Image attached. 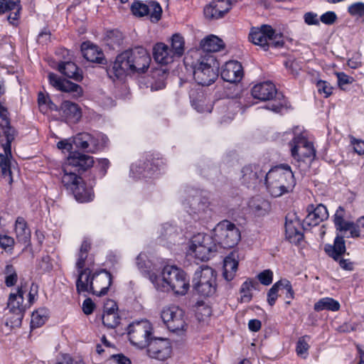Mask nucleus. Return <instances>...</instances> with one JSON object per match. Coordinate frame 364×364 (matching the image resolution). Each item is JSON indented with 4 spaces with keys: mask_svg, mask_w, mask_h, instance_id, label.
Here are the masks:
<instances>
[{
    "mask_svg": "<svg viewBox=\"0 0 364 364\" xmlns=\"http://www.w3.org/2000/svg\"><path fill=\"white\" fill-rule=\"evenodd\" d=\"M279 287L278 282H277L269 290L267 293V302L270 306H273L278 297V291Z\"/></svg>",
    "mask_w": 364,
    "mask_h": 364,
    "instance_id": "obj_55",
    "label": "nucleus"
},
{
    "mask_svg": "<svg viewBox=\"0 0 364 364\" xmlns=\"http://www.w3.org/2000/svg\"><path fill=\"white\" fill-rule=\"evenodd\" d=\"M81 51L83 57L88 61L102 63L103 53L97 46L84 43L81 46Z\"/></svg>",
    "mask_w": 364,
    "mask_h": 364,
    "instance_id": "obj_36",
    "label": "nucleus"
},
{
    "mask_svg": "<svg viewBox=\"0 0 364 364\" xmlns=\"http://www.w3.org/2000/svg\"><path fill=\"white\" fill-rule=\"evenodd\" d=\"M63 185L73 192L75 199L80 203H87L94 198L92 186H87L80 177H75L69 185Z\"/></svg>",
    "mask_w": 364,
    "mask_h": 364,
    "instance_id": "obj_22",
    "label": "nucleus"
},
{
    "mask_svg": "<svg viewBox=\"0 0 364 364\" xmlns=\"http://www.w3.org/2000/svg\"><path fill=\"white\" fill-rule=\"evenodd\" d=\"M348 12L352 16L364 18V3L358 1L349 5Z\"/></svg>",
    "mask_w": 364,
    "mask_h": 364,
    "instance_id": "obj_50",
    "label": "nucleus"
},
{
    "mask_svg": "<svg viewBox=\"0 0 364 364\" xmlns=\"http://www.w3.org/2000/svg\"><path fill=\"white\" fill-rule=\"evenodd\" d=\"M123 41V34L119 31H112L107 33V44L115 48L119 47Z\"/></svg>",
    "mask_w": 364,
    "mask_h": 364,
    "instance_id": "obj_47",
    "label": "nucleus"
},
{
    "mask_svg": "<svg viewBox=\"0 0 364 364\" xmlns=\"http://www.w3.org/2000/svg\"><path fill=\"white\" fill-rule=\"evenodd\" d=\"M48 312L46 309L42 308L33 312L31 315V326L32 328L43 326L48 318Z\"/></svg>",
    "mask_w": 364,
    "mask_h": 364,
    "instance_id": "obj_44",
    "label": "nucleus"
},
{
    "mask_svg": "<svg viewBox=\"0 0 364 364\" xmlns=\"http://www.w3.org/2000/svg\"><path fill=\"white\" fill-rule=\"evenodd\" d=\"M309 336H304L299 338L296 343V354L303 358H306L309 354L308 351L310 347L309 345Z\"/></svg>",
    "mask_w": 364,
    "mask_h": 364,
    "instance_id": "obj_46",
    "label": "nucleus"
},
{
    "mask_svg": "<svg viewBox=\"0 0 364 364\" xmlns=\"http://www.w3.org/2000/svg\"><path fill=\"white\" fill-rule=\"evenodd\" d=\"M193 107L200 113H210L213 109V103L205 97L201 95L191 101Z\"/></svg>",
    "mask_w": 364,
    "mask_h": 364,
    "instance_id": "obj_43",
    "label": "nucleus"
},
{
    "mask_svg": "<svg viewBox=\"0 0 364 364\" xmlns=\"http://www.w3.org/2000/svg\"><path fill=\"white\" fill-rule=\"evenodd\" d=\"M216 250L215 243L211 235L198 233L189 240L186 253L198 261H206L210 259L211 254Z\"/></svg>",
    "mask_w": 364,
    "mask_h": 364,
    "instance_id": "obj_8",
    "label": "nucleus"
},
{
    "mask_svg": "<svg viewBox=\"0 0 364 364\" xmlns=\"http://www.w3.org/2000/svg\"><path fill=\"white\" fill-rule=\"evenodd\" d=\"M48 80L50 84L58 90L74 93L76 97L80 96L82 93V90L80 85L69 80H62L54 73H49Z\"/></svg>",
    "mask_w": 364,
    "mask_h": 364,
    "instance_id": "obj_27",
    "label": "nucleus"
},
{
    "mask_svg": "<svg viewBox=\"0 0 364 364\" xmlns=\"http://www.w3.org/2000/svg\"><path fill=\"white\" fill-rule=\"evenodd\" d=\"M338 78V83L340 87H342L345 85L350 84L353 81V78L347 75L346 73L341 72L336 73Z\"/></svg>",
    "mask_w": 364,
    "mask_h": 364,
    "instance_id": "obj_60",
    "label": "nucleus"
},
{
    "mask_svg": "<svg viewBox=\"0 0 364 364\" xmlns=\"http://www.w3.org/2000/svg\"><path fill=\"white\" fill-rule=\"evenodd\" d=\"M150 63L151 58L146 50L138 46L119 54L109 73L119 79L129 74L145 72Z\"/></svg>",
    "mask_w": 364,
    "mask_h": 364,
    "instance_id": "obj_1",
    "label": "nucleus"
},
{
    "mask_svg": "<svg viewBox=\"0 0 364 364\" xmlns=\"http://www.w3.org/2000/svg\"><path fill=\"white\" fill-rule=\"evenodd\" d=\"M38 102L41 110L45 111L47 107L51 108L53 103L50 101L49 98L43 93H39L38 97Z\"/></svg>",
    "mask_w": 364,
    "mask_h": 364,
    "instance_id": "obj_59",
    "label": "nucleus"
},
{
    "mask_svg": "<svg viewBox=\"0 0 364 364\" xmlns=\"http://www.w3.org/2000/svg\"><path fill=\"white\" fill-rule=\"evenodd\" d=\"M235 0H213L203 9L204 16L208 19L222 18L232 8Z\"/></svg>",
    "mask_w": 364,
    "mask_h": 364,
    "instance_id": "obj_24",
    "label": "nucleus"
},
{
    "mask_svg": "<svg viewBox=\"0 0 364 364\" xmlns=\"http://www.w3.org/2000/svg\"><path fill=\"white\" fill-rule=\"evenodd\" d=\"M107 138L105 135L97 134L93 136L89 133H80L73 139L76 147L94 153L106 145Z\"/></svg>",
    "mask_w": 364,
    "mask_h": 364,
    "instance_id": "obj_20",
    "label": "nucleus"
},
{
    "mask_svg": "<svg viewBox=\"0 0 364 364\" xmlns=\"http://www.w3.org/2000/svg\"><path fill=\"white\" fill-rule=\"evenodd\" d=\"M0 127L2 129L3 137L9 141H14L16 132V130L10 124L9 114L7 109L0 102Z\"/></svg>",
    "mask_w": 364,
    "mask_h": 364,
    "instance_id": "obj_33",
    "label": "nucleus"
},
{
    "mask_svg": "<svg viewBox=\"0 0 364 364\" xmlns=\"http://www.w3.org/2000/svg\"><path fill=\"white\" fill-rule=\"evenodd\" d=\"M58 70L68 77L73 78L75 80H80L82 77L79 72L78 68L73 62L68 61L60 63Z\"/></svg>",
    "mask_w": 364,
    "mask_h": 364,
    "instance_id": "obj_40",
    "label": "nucleus"
},
{
    "mask_svg": "<svg viewBox=\"0 0 364 364\" xmlns=\"http://www.w3.org/2000/svg\"><path fill=\"white\" fill-rule=\"evenodd\" d=\"M249 40L252 43L262 47L264 50L269 46L277 48L284 45L282 35L280 33H276L268 25L252 28L249 33Z\"/></svg>",
    "mask_w": 364,
    "mask_h": 364,
    "instance_id": "obj_12",
    "label": "nucleus"
},
{
    "mask_svg": "<svg viewBox=\"0 0 364 364\" xmlns=\"http://www.w3.org/2000/svg\"><path fill=\"white\" fill-rule=\"evenodd\" d=\"M314 309L316 311H321L323 310L336 311L340 309V304L333 298L325 297L316 302Z\"/></svg>",
    "mask_w": 364,
    "mask_h": 364,
    "instance_id": "obj_41",
    "label": "nucleus"
},
{
    "mask_svg": "<svg viewBox=\"0 0 364 364\" xmlns=\"http://www.w3.org/2000/svg\"><path fill=\"white\" fill-rule=\"evenodd\" d=\"M253 282L252 281H245L240 288V299L242 302H249L252 299V290Z\"/></svg>",
    "mask_w": 364,
    "mask_h": 364,
    "instance_id": "obj_48",
    "label": "nucleus"
},
{
    "mask_svg": "<svg viewBox=\"0 0 364 364\" xmlns=\"http://www.w3.org/2000/svg\"><path fill=\"white\" fill-rule=\"evenodd\" d=\"M112 284V276L105 270L92 272L90 268L80 272L76 288L78 293H91L97 296H103L107 293Z\"/></svg>",
    "mask_w": 364,
    "mask_h": 364,
    "instance_id": "obj_6",
    "label": "nucleus"
},
{
    "mask_svg": "<svg viewBox=\"0 0 364 364\" xmlns=\"http://www.w3.org/2000/svg\"><path fill=\"white\" fill-rule=\"evenodd\" d=\"M112 359L118 364H131V360L123 354L113 355Z\"/></svg>",
    "mask_w": 364,
    "mask_h": 364,
    "instance_id": "obj_64",
    "label": "nucleus"
},
{
    "mask_svg": "<svg viewBox=\"0 0 364 364\" xmlns=\"http://www.w3.org/2000/svg\"><path fill=\"white\" fill-rule=\"evenodd\" d=\"M316 87L320 94H323L325 97H329L332 94L333 87L331 85L323 80H319L316 83Z\"/></svg>",
    "mask_w": 364,
    "mask_h": 364,
    "instance_id": "obj_53",
    "label": "nucleus"
},
{
    "mask_svg": "<svg viewBox=\"0 0 364 364\" xmlns=\"http://www.w3.org/2000/svg\"><path fill=\"white\" fill-rule=\"evenodd\" d=\"M265 173L259 165L249 164L242 167L240 180L247 188H255L262 182Z\"/></svg>",
    "mask_w": 364,
    "mask_h": 364,
    "instance_id": "obj_21",
    "label": "nucleus"
},
{
    "mask_svg": "<svg viewBox=\"0 0 364 364\" xmlns=\"http://www.w3.org/2000/svg\"><path fill=\"white\" fill-rule=\"evenodd\" d=\"M14 232L16 237L19 243L27 244L30 241L31 230L27 223L22 217H18L15 222Z\"/></svg>",
    "mask_w": 364,
    "mask_h": 364,
    "instance_id": "obj_35",
    "label": "nucleus"
},
{
    "mask_svg": "<svg viewBox=\"0 0 364 364\" xmlns=\"http://www.w3.org/2000/svg\"><path fill=\"white\" fill-rule=\"evenodd\" d=\"M212 238L217 245L223 248H232L240 240V231L238 228L228 220L220 222L214 228Z\"/></svg>",
    "mask_w": 364,
    "mask_h": 364,
    "instance_id": "obj_9",
    "label": "nucleus"
},
{
    "mask_svg": "<svg viewBox=\"0 0 364 364\" xmlns=\"http://www.w3.org/2000/svg\"><path fill=\"white\" fill-rule=\"evenodd\" d=\"M200 46L201 50H196L195 51H200L203 55H205L220 50L224 47V43L216 36L210 35L200 41Z\"/></svg>",
    "mask_w": 364,
    "mask_h": 364,
    "instance_id": "obj_32",
    "label": "nucleus"
},
{
    "mask_svg": "<svg viewBox=\"0 0 364 364\" xmlns=\"http://www.w3.org/2000/svg\"><path fill=\"white\" fill-rule=\"evenodd\" d=\"M325 252L334 260L338 261L340 267L345 270L352 271L353 263L347 259H341V257L346 252V242L343 236L337 235L333 244H326L324 246Z\"/></svg>",
    "mask_w": 364,
    "mask_h": 364,
    "instance_id": "obj_18",
    "label": "nucleus"
},
{
    "mask_svg": "<svg viewBox=\"0 0 364 364\" xmlns=\"http://www.w3.org/2000/svg\"><path fill=\"white\" fill-rule=\"evenodd\" d=\"M189 279L176 265L166 264L161 271V289L176 295H185L189 289Z\"/></svg>",
    "mask_w": 364,
    "mask_h": 364,
    "instance_id": "obj_7",
    "label": "nucleus"
},
{
    "mask_svg": "<svg viewBox=\"0 0 364 364\" xmlns=\"http://www.w3.org/2000/svg\"><path fill=\"white\" fill-rule=\"evenodd\" d=\"M26 292V287L22 284L18 287L16 292H11L8 298L7 309L9 311L24 314L26 310L31 306L35 301V294L30 291L28 299L24 300V294Z\"/></svg>",
    "mask_w": 364,
    "mask_h": 364,
    "instance_id": "obj_17",
    "label": "nucleus"
},
{
    "mask_svg": "<svg viewBox=\"0 0 364 364\" xmlns=\"http://www.w3.org/2000/svg\"><path fill=\"white\" fill-rule=\"evenodd\" d=\"M284 136H287V139H289L291 137V141L289 143V146L291 156L292 149L294 146H296V149L299 150L301 144H303L301 142L308 141L303 128L299 126L294 127L293 129L286 132L284 133Z\"/></svg>",
    "mask_w": 364,
    "mask_h": 364,
    "instance_id": "obj_34",
    "label": "nucleus"
},
{
    "mask_svg": "<svg viewBox=\"0 0 364 364\" xmlns=\"http://www.w3.org/2000/svg\"><path fill=\"white\" fill-rule=\"evenodd\" d=\"M307 211L308 215L304 222L309 226H316L328 218L327 208L322 204H318L316 206L309 205Z\"/></svg>",
    "mask_w": 364,
    "mask_h": 364,
    "instance_id": "obj_28",
    "label": "nucleus"
},
{
    "mask_svg": "<svg viewBox=\"0 0 364 364\" xmlns=\"http://www.w3.org/2000/svg\"><path fill=\"white\" fill-rule=\"evenodd\" d=\"M161 318L171 332L181 335L186 331L184 311L177 306L164 308L161 313Z\"/></svg>",
    "mask_w": 364,
    "mask_h": 364,
    "instance_id": "obj_14",
    "label": "nucleus"
},
{
    "mask_svg": "<svg viewBox=\"0 0 364 364\" xmlns=\"http://www.w3.org/2000/svg\"><path fill=\"white\" fill-rule=\"evenodd\" d=\"M184 65L186 69L193 70V77L198 85L208 86L218 78L219 64L211 54L190 51L184 58Z\"/></svg>",
    "mask_w": 364,
    "mask_h": 364,
    "instance_id": "obj_2",
    "label": "nucleus"
},
{
    "mask_svg": "<svg viewBox=\"0 0 364 364\" xmlns=\"http://www.w3.org/2000/svg\"><path fill=\"white\" fill-rule=\"evenodd\" d=\"M87 255L79 252L78 257L76 262V267L78 269V274L80 271L84 270L85 267V259Z\"/></svg>",
    "mask_w": 364,
    "mask_h": 364,
    "instance_id": "obj_63",
    "label": "nucleus"
},
{
    "mask_svg": "<svg viewBox=\"0 0 364 364\" xmlns=\"http://www.w3.org/2000/svg\"><path fill=\"white\" fill-rule=\"evenodd\" d=\"M249 207L257 215H264L270 210V203L263 197L257 196L249 201Z\"/></svg>",
    "mask_w": 364,
    "mask_h": 364,
    "instance_id": "obj_38",
    "label": "nucleus"
},
{
    "mask_svg": "<svg viewBox=\"0 0 364 364\" xmlns=\"http://www.w3.org/2000/svg\"><path fill=\"white\" fill-rule=\"evenodd\" d=\"M264 184L267 193L277 198L291 192L296 180L290 166L283 164L272 168L265 173Z\"/></svg>",
    "mask_w": 364,
    "mask_h": 364,
    "instance_id": "obj_3",
    "label": "nucleus"
},
{
    "mask_svg": "<svg viewBox=\"0 0 364 364\" xmlns=\"http://www.w3.org/2000/svg\"><path fill=\"white\" fill-rule=\"evenodd\" d=\"M182 208L195 221L204 222L211 218L213 210L209 199L198 194V191L187 188L180 193Z\"/></svg>",
    "mask_w": 364,
    "mask_h": 364,
    "instance_id": "obj_5",
    "label": "nucleus"
},
{
    "mask_svg": "<svg viewBox=\"0 0 364 364\" xmlns=\"http://www.w3.org/2000/svg\"><path fill=\"white\" fill-rule=\"evenodd\" d=\"M304 22L309 26H318L320 19L318 15L314 12H307L304 15Z\"/></svg>",
    "mask_w": 364,
    "mask_h": 364,
    "instance_id": "obj_58",
    "label": "nucleus"
},
{
    "mask_svg": "<svg viewBox=\"0 0 364 364\" xmlns=\"http://www.w3.org/2000/svg\"><path fill=\"white\" fill-rule=\"evenodd\" d=\"M60 112L67 122L76 123L82 117L81 109L70 101H64L60 105Z\"/></svg>",
    "mask_w": 364,
    "mask_h": 364,
    "instance_id": "obj_31",
    "label": "nucleus"
},
{
    "mask_svg": "<svg viewBox=\"0 0 364 364\" xmlns=\"http://www.w3.org/2000/svg\"><path fill=\"white\" fill-rule=\"evenodd\" d=\"M350 142L357 154L359 155L364 154V141L352 138Z\"/></svg>",
    "mask_w": 364,
    "mask_h": 364,
    "instance_id": "obj_61",
    "label": "nucleus"
},
{
    "mask_svg": "<svg viewBox=\"0 0 364 364\" xmlns=\"http://www.w3.org/2000/svg\"><path fill=\"white\" fill-rule=\"evenodd\" d=\"M260 283L263 285H269L273 280V272L269 269H266L257 275Z\"/></svg>",
    "mask_w": 364,
    "mask_h": 364,
    "instance_id": "obj_54",
    "label": "nucleus"
},
{
    "mask_svg": "<svg viewBox=\"0 0 364 364\" xmlns=\"http://www.w3.org/2000/svg\"><path fill=\"white\" fill-rule=\"evenodd\" d=\"M345 210L342 207H338L333 216V222L336 230L350 231V237L355 238L360 235V227L364 228V216L360 217L355 223L347 221L344 219Z\"/></svg>",
    "mask_w": 364,
    "mask_h": 364,
    "instance_id": "obj_19",
    "label": "nucleus"
},
{
    "mask_svg": "<svg viewBox=\"0 0 364 364\" xmlns=\"http://www.w3.org/2000/svg\"><path fill=\"white\" fill-rule=\"evenodd\" d=\"M215 271L208 266H202L195 272L193 286L200 294L208 296L215 291Z\"/></svg>",
    "mask_w": 364,
    "mask_h": 364,
    "instance_id": "obj_13",
    "label": "nucleus"
},
{
    "mask_svg": "<svg viewBox=\"0 0 364 364\" xmlns=\"http://www.w3.org/2000/svg\"><path fill=\"white\" fill-rule=\"evenodd\" d=\"M95 308V304L92 302V299L88 298L86 299L82 303V311L83 312L89 315L92 313Z\"/></svg>",
    "mask_w": 364,
    "mask_h": 364,
    "instance_id": "obj_62",
    "label": "nucleus"
},
{
    "mask_svg": "<svg viewBox=\"0 0 364 364\" xmlns=\"http://www.w3.org/2000/svg\"><path fill=\"white\" fill-rule=\"evenodd\" d=\"M149 159L139 161L132 164L130 168L129 176L133 179H140L141 178H150L156 172V165H152L150 169L146 170L144 166H149Z\"/></svg>",
    "mask_w": 364,
    "mask_h": 364,
    "instance_id": "obj_30",
    "label": "nucleus"
},
{
    "mask_svg": "<svg viewBox=\"0 0 364 364\" xmlns=\"http://www.w3.org/2000/svg\"><path fill=\"white\" fill-rule=\"evenodd\" d=\"M242 67L238 61L230 60L222 68L221 77L225 81L231 83L237 82L242 80Z\"/></svg>",
    "mask_w": 364,
    "mask_h": 364,
    "instance_id": "obj_26",
    "label": "nucleus"
},
{
    "mask_svg": "<svg viewBox=\"0 0 364 364\" xmlns=\"http://www.w3.org/2000/svg\"><path fill=\"white\" fill-rule=\"evenodd\" d=\"M131 10L136 16L149 15L152 22L156 23L159 21V4L156 1L144 4L141 1H135L132 4Z\"/></svg>",
    "mask_w": 364,
    "mask_h": 364,
    "instance_id": "obj_23",
    "label": "nucleus"
},
{
    "mask_svg": "<svg viewBox=\"0 0 364 364\" xmlns=\"http://www.w3.org/2000/svg\"><path fill=\"white\" fill-rule=\"evenodd\" d=\"M8 139H1V146L4 149V154H0V171L4 178H6L11 184L13 182V178L11 171V160L13 158L11 153V142Z\"/></svg>",
    "mask_w": 364,
    "mask_h": 364,
    "instance_id": "obj_25",
    "label": "nucleus"
},
{
    "mask_svg": "<svg viewBox=\"0 0 364 364\" xmlns=\"http://www.w3.org/2000/svg\"><path fill=\"white\" fill-rule=\"evenodd\" d=\"M279 287V288H283L287 291L286 297L290 299H292L294 298V292L292 289V286L291 284V282L286 279H281L278 281Z\"/></svg>",
    "mask_w": 364,
    "mask_h": 364,
    "instance_id": "obj_56",
    "label": "nucleus"
},
{
    "mask_svg": "<svg viewBox=\"0 0 364 364\" xmlns=\"http://www.w3.org/2000/svg\"><path fill=\"white\" fill-rule=\"evenodd\" d=\"M285 235L287 239L291 243L299 242L303 239L300 221L295 217H286Z\"/></svg>",
    "mask_w": 364,
    "mask_h": 364,
    "instance_id": "obj_29",
    "label": "nucleus"
},
{
    "mask_svg": "<svg viewBox=\"0 0 364 364\" xmlns=\"http://www.w3.org/2000/svg\"><path fill=\"white\" fill-rule=\"evenodd\" d=\"M21 9L19 0H0V14Z\"/></svg>",
    "mask_w": 364,
    "mask_h": 364,
    "instance_id": "obj_49",
    "label": "nucleus"
},
{
    "mask_svg": "<svg viewBox=\"0 0 364 364\" xmlns=\"http://www.w3.org/2000/svg\"><path fill=\"white\" fill-rule=\"evenodd\" d=\"M94 159L92 156L75 152L69 157L63 165V175L62 176V183L63 184H70L73 179L75 177H80L77 172L80 170L85 171L92 166Z\"/></svg>",
    "mask_w": 364,
    "mask_h": 364,
    "instance_id": "obj_11",
    "label": "nucleus"
},
{
    "mask_svg": "<svg viewBox=\"0 0 364 364\" xmlns=\"http://www.w3.org/2000/svg\"><path fill=\"white\" fill-rule=\"evenodd\" d=\"M252 95L262 101L271 100L277 95L279 102L274 100L266 107L267 109L275 113H279L287 108L285 100L282 95L277 94L275 85L272 82L266 81L255 85L252 89Z\"/></svg>",
    "mask_w": 364,
    "mask_h": 364,
    "instance_id": "obj_10",
    "label": "nucleus"
},
{
    "mask_svg": "<svg viewBox=\"0 0 364 364\" xmlns=\"http://www.w3.org/2000/svg\"><path fill=\"white\" fill-rule=\"evenodd\" d=\"M159 258L156 252H141L136 257V266L143 275L151 281L154 287L159 288L158 282Z\"/></svg>",
    "mask_w": 364,
    "mask_h": 364,
    "instance_id": "obj_15",
    "label": "nucleus"
},
{
    "mask_svg": "<svg viewBox=\"0 0 364 364\" xmlns=\"http://www.w3.org/2000/svg\"><path fill=\"white\" fill-rule=\"evenodd\" d=\"M185 50V41L179 33H175L171 38V48L161 43V73H166L168 69H163L164 65H168L173 62L175 58L181 57Z\"/></svg>",
    "mask_w": 364,
    "mask_h": 364,
    "instance_id": "obj_16",
    "label": "nucleus"
},
{
    "mask_svg": "<svg viewBox=\"0 0 364 364\" xmlns=\"http://www.w3.org/2000/svg\"><path fill=\"white\" fill-rule=\"evenodd\" d=\"M237 258V255L235 252H232L224 259L223 275L227 281H231L235 276L238 267Z\"/></svg>",
    "mask_w": 364,
    "mask_h": 364,
    "instance_id": "obj_37",
    "label": "nucleus"
},
{
    "mask_svg": "<svg viewBox=\"0 0 364 364\" xmlns=\"http://www.w3.org/2000/svg\"><path fill=\"white\" fill-rule=\"evenodd\" d=\"M172 354L171 342L161 338V361L170 358Z\"/></svg>",
    "mask_w": 364,
    "mask_h": 364,
    "instance_id": "obj_52",
    "label": "nucleus"
},
{
    "mask_svg": "<svg viewBox=\"0 0 364 364\" xmlns=\"http://www.w3.org/2000/svg\"><path fill=\"white\" fill-rule=\"evenodd\" d=\"M15 245L14 239L5 234H0V247L7 252H12Z\"/></svg>",
    "mask_w": 364,
    "mask_h": 364,
    "instance_id": "obj_51",
    "label": "nucleus"
},
{
    "mask_svg": "<svg viewBox=\"0 0 364 364\" xmlns=\"http://www.w3.org/2000/svg\"><path fill=\"white\" fill-rule=\"evenodd\" d=\"M129 340L131 343L139 348H147L149 357L158 359L159 357V338L153 336L151 323L142 320L131 323L127 329Z\"/></svg>",
    "mask_w": 364,
    "mask_h": 364,
    "instance_id": "obj_4",
    "label": "nucleus"
},
{
    "mask_svg": "<svg viewBox=\"0 0 364 364\" xmlns=\"http://www.w3.org/2000/svg\"><path fill=\"white\" fill-rule=\"evenodd\" d=\"M24 314L18 312L9 311L6 315L5 327L7 328L8 332L11 331L13 328H18L21 325L22 319Z\"/></svg>",
    "mask_w": 364,
    "mask_h": 364,
    "instance_id": "obj_42",
    "label": "nucleus"
},
{
    "mask_svg": "<svg viewBox=\"0 0 364 364\" xmlns=\"http://www.w3.org/2000/svg\"><path fill=\"white\" fill-rule=\"evenodd\" d=\"M301 143L303 144L299 150L296 149V146L293 147L291 156L297 161L315 156L316 151L312 142L308 140Z\"/></svg>",
    "mask_w": 364,
    "mask_h": 364,
    "instance_id": "obj_39",
    "label": "nucleus"
},
{
    "mask_svg": "<svg viewBox=\"0 0 364 364\" xmlns=\"http://www.w3.org/2000/svg\"><path fill=\"white\" fill-rule=\"evenodd\" d=\"M120 318L114 311H104L102 315L103 324L108 328H114L119 323Z\"/></svg>",
    "mask_w": 364,
    "mask_h": 364,
    "instance_id": "obj_45",
    "label": "nucleus"
},
{
    "mask_svg": "<svg viewBox=\"0 0 364 364\" xmlns=\"http://www.w3.org/2000/svg\"><path fill=\"white\" fill-rule=\"evenodd\" d=\"M320 21L326 25H332L337 20V15L334 11H327L323 14L320 18Z\"/></svg>",
    "mask_w": 364,
    "mask_h": 364,
    "instance_id": "obj_57",
    "label": "nucleus"
}]
</instances>
